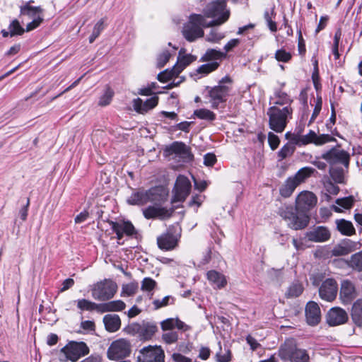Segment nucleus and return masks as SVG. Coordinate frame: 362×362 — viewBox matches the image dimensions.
Segmentation results:
<instances>
[{
  "label": "nucleus",
  "mask_w": 362,
  "mask_h": 362,
  "mask_svg": "<svg viewBox=\"0 0 362 362\" xmlns=\"http://www.w3.org/2000/svg\"><path fill=\"white\" fill-rule=\"evenodd\" d=\"M110 312H117L123 310L126 305L121 300H112L108 302Z\"/></svg>",
  "instance_id": "4d7b16f0"
},
{
  "label": "nucleus",
  "mask_w": 362,
  "mask_h": 362,
  "mask_svg": "<svg viewBox=\"0 0 362 362\" xmlns=\"http://www.w3.org/2000/svg\"><path fill=\"white\" fill-rule=\"evenodd\" d=\"M104 19L101 18L95 25L92 34L89 37V42L93 43L104 30Z\"/></svg>",
  "instance_id": "c03bdc74"
},
{
  "label": "nucleus",
  "mask_w": 362,
  "mask_h": 362,
  "mask_svg": "<svg viewBox=\"0 0 362 362\" xmlns=\"http://www.w3.org/2000/svg\"><path fill=\"white\" fill-rule=\"evenodd\" d=\"M117 291V284L111 279H105L93 286L91 295L95 300L106 301L112 298Z\"/></svg>",
  "instance_id": "423d86ee"
},
{
  "label": "nucleus",
  "mask_w": 362,
  "mask_h": 362,
  "mask_svg": "<svg viewBox=\"0 0 362 362\" xmlns=\"http://www.w3.org/2000/svg\"><path fill=\"white\" fill-rule=\"evenodd\" d=\"M124 332L132 335L139 334L141 339L149 340L158 331V327L153 322L142 321L141 323L134 322L128 325Z\"/></svg>",
  "instance_id": "0eeeda50"
},
{
  "label": "nucleus",
  "mask_w": 362,
  "mask_h": 362,
  "mask_svg": "<svg viewBox=\"0 0 362 362\" xmlns=\"http://www.w3.org/2000/svg\"><path fill=\"white\" fill-rule=\"evenodd\" d=\"M174 208L167 209L159 205L148 206L143 209V215L146 219L165 220L170 218L174 213Z\"/></svg>",
  "instance_id": "dca6fc26"
},
{
  "label": "nucleus",
  "mask_w": 362,
  "mask_h": 362,
  "mask_svg": "<svg viewBox=\"0 0 362 362\" xmlns=\"http://www.w3.org/2000/svg\"><path fill=\"white\" fill-rule=\"evenodd\" d=\"M158 96H153L147 99L145 102H143L140 98H137L133 100V106L137 112L143 114L155 107L158 105Z\"/></svg>",
  "instance_id": "b1692460"
},
{
  "label": "nucleus",
  "mask_w": 362,
  "mask_h": 362,
  "mask_svg": "<svg viewBox=\"0 0 362 362\" xmlns=\"http://www.w3.org/2000/svg\"><path fill=\"white\" fill-rule=\"evenodd\" d=\"M157 283L155 280L150 277H146L143 279L141 282V289L143 291H152L154 288L156 286Z\"/></svg>",
  "instance_id": "3c124183"
},
{
  "label": "nucleus",
  "mask_w": 362,
  "mask_h": 362,
  "mask_svg": "<svg viewBox=\"0 0 362 362\" xmlns=\"http://www.w3.org/2000/svg\"><path fill=\"white\" fill-rule=\"evenodd\" d=\"M216 157L212 153H208L204 156V164L206 166H213L216 163Z\"/></svg>",
  "instance_id": "774afa93"
},
{
  "label": "nucleus",
  "mask_w": 362,
  "mask_h": 362,
  "mask_svg": "<svg viewBox=\"0 0 362 362\" xmlns=\"http://www.w3.org/2000/svg\"><path fill=\"white\" fill-rule=\"evenodd\" d=\"M268 143L271 149L274 151L278 148L280 144V139L277 135L270 132L268 134Z\"/></svg>",
  "instance_id": "680f3d73"
},
{
  "label": "nucleus",
  "mask_w": 362,
  "mask_h": 362,
  "mask_svg": "<svg viewBox=\"0 0 362 362\" xmlns=\"http://www.w3.org/2000/svg\"><path fill=\"white\" fill-rule=\"evenodd\" d=\"M348 267L354 271L362 272V250L352 255L349 259L346 262Z\"/></svg>",
  "instance_id": "72a5a7b5"
},
{
  "label": "nucleus",
  "mask_w": 362,
  "mask_h": 362,
  "mask_svg": "<svg viewBox=\"0 0 362 362\" xmlns=\"http://www.w3.org/2000/svg\"><path fill=\"white\" fill-rule=\"evenodd\" d=\"M309 241L322 243L328 240L331 234L327 228L325 226H317L313 230L308 231L305 234Z\"/></svg>",
  "instance_id": "5701e85b"
},
{
  "label": "nucleus",
  "mask_w": 362,
  "mask_h": 362,
  "mask_svg": "<svg viewBox=\"0 0 362 362\" xmlns=\"http://www.w3.org/2000/svg\"><path fill=\"white\" fill-rule=\"evenodd\" d=\"M61 353L64 354V358L62 361H71L75 362L81 357L89 354V348L83 341H69L65 346L61 349Z\"/></svg>",
  "instance_id": "6e6552de"
},
{
  "label": "nucleus",
  "mask_w": 362,
  "mask_h": 362,
  "mask_svg": "<svg viewBox=\"0 0 362 362\" xmlns=\"http://www.w3.org/2000/svg\"><path fill=\"white\" fill-rule=\"evenodd\" d=\"M349 254L348 250L341 243L335 245L332 250V255L334 257L344 256Z\"/></svg>",
  "instance_id": "e2e57ef3"
},
{
  "label": "nucleus",
  "mask_w": 362,
  "mask_h": 362,
  "mask_svg": "<svg viewBox=\"0 0 362 362\" xmlns=\"http://www.w3.org/2000/svg\"><path fill=\"white\" fill-rule=\"evenodd\" d=\"M148 203L162 206L167 200L168 190L162 185H158L146 189Z\"/></svg>",
  "instance_id": "6ab92c4d"
},
{
  "label": "nucleus",
  "mask_w": 362,
  "mask_h": 362,
  "mask_svg": "<svg viewBox=\"0 0 362 362\" xmlns=\"http://www.w3.org/2000/svg\"><path fill=\"white\" fill-rule=\"evenodd\" d=\"M156 349H154L151 346L144 347L140 350V354L142 356L143 360L146 361H153V356L156 355L157 352Z\"/></svg>",
  "instance_id": "a18cd8bd"
},
{
  "label": "nucleus",
  "mask_w": 362,
  "mask_h": 362,
  "mask_svg": "<svg viewBox=\"0 0 362 362\" xmlns=\"http://www.w3.org/2000/svg\"><path fill=\"white\" fill-rule=\"evenodd\" d=\"M163 341L168 344L175 343L178 340V334L177 332H169L162 335Z\"/></svg>",
  "instance_id": "052dcab7"
},
{
  "label": "nucleus",
  "mask_w": 362,
  "mask_h": 362,
  "mask_svg": "<svg viewBox=\"0 0 362 362\" xmlns=\"http://www.w3.org/2000/svg\"><path fill=\"white\" fill-rule=\"evenodd\" d=\"M226 53L216 50L215 49H208L205 54L201 57V62H216L218 59L226 58Z\"/></svg>",
  "instance_id": "f704fd0d"
},
{
  "label": "nucleus",
  "mask_w": 362,
  "mask_h": 362,
  "mask_svg": "<svg viewBox=\"0 0 362 362\" xmlns=\"http://www.w3.org/2000/svg\"><path fill=\"white\" fill-rule=\"evenodd\" d=\"M336 139L329 134H322L319 136L316 134V139L315 141V144L317 146H321L326 143L331 141H336Z\"/></svg>",
  "instance_id": "6e6d98bb"
},
{
  "label": "nucleus",
  "mask_w": 362,
  "mask_h": 362,
  "mask_svg": "<svg viewBox=\"0 0 362 362\" xmlns=\"http://www.w3.org/2000/svg\"><path fill=\"white\" fill-rule=\"evenodd\" d=\"M317 200L314 193L308 191L302 192L296 199L295 209L297 212L307 214L315 206Z\"/></svg>",
  "instance_id": "2eb2a0df"
},
{
  "label": "nucleus",
  "mask_w": 362,
  "mask_h": 362,
  "mask_svg": "<svg viewBox=\"0 0 362 362\" xmlns=\"http://www.w3.org/2000/svg\"><path fill=\"white\" fill-rule=\"evenodd\" d=\"M180 74H177V68L173 67L171 70L165 69L160 72L157 76V79L160 82H167L172 79L173 77L177 76Z\"/></svg>",
  "instance_id": "ea45409f"
},
{
  "label": "nucleus",
  "mask_w": 362,
  "mask_h": 362,
  "mask_svg": "<svg viewBox=\"0 0 362 362\" xmlns=\"http://www.w3.org/2000/svg\"><path fill=\"white\" fill-rule=\"evenodd\" d=\"M107 222L118 240L122 239L124 235L136 240L141 238V234L129 220H119L118 221L107 220Z\"/></svg>",
  "instance_id": "1a4fd4ad"
},
{
  "label": "nucleus",
  "mask_w": 362,
  "mask_h": 362,
  "mask_svg": "<svg viewBox=\"0 0 362 362\" xmlns=\"http://www.w3.org/2000/svg\"><path fill=\"white\" fill-rule=\"evenodd\" d=\"M220 64L217 62H211L209 63H206L201 65L197 69V72L199 74H208L218 69Z\"/></svg>",
  "instance_id": "37998d69"
},
{
  "label": "nucleus",
  "mask_w": 362,
  "mask_h": 362,
  "mask_svg": "<svg viewBox=\"0 0 362 362\" xmlns=\"http://www.w3.org/2000/svg\"><path fill=\"white\" fill-rule=\"evenodd\" d=\"M291 57V54L284 49H278L275 53V59L278 62H288Z\"/></svg>",
  "instance_id": "5fc2aeb1"
},
{
  "label": "nucleus",
  "mask_w": 362,
  "mask_h": 362,
  "mask_svg": "<svg viewBox=\"0 0 362 362\" xmlns=\"http://www.w3.org/2000/svg\"><path fill=\"white\" fill-rule=\"evenodd\" d=\"M174 303V298L171 296H165L162 300L156 299L153 301L155 310H158L169 304Z\"/></svg>",
  "instance_id": "8fccbe9b"
},
{
  "label": "nucleus",
  "mask_w": 362,
  "mask_h": 362,
  "mask_svg": "<svg viewBox=\"0 0 362 362\" xmlns=\"http://www.w3.org/2000/svg\"><path fill=\"white\" fill-rule=\"evenodd\" d=\"M233 82L231 78L226 76L222 78L217 86L210 88L209 91L211 98V107L214 109L224 108L227 100V96L231 89L227 83L231 84Z\"/></svg>",
  "instance_id": "39448f33"
},
{
  "label": "nucleus",
  "mask_w": 362,
  "mask_h": 362,
  "mask_svg": "<svg viewBox=\"0 0 362 362\" xmlns=\"http://www.w3.org/2000/svg\"><path fill=\"white\" fill-rule=\"evenodd\" d=\"M316 172L315 169L311 167H304L300 168L293 177L298 182L299 185L303 182L306 178L310 177Z\"/></svg>",
  "instance_id": "e433bc0d"
},
{
  "label": "nucleus",
  "mask_w": 362,
  "mask_h": 362,
  "mask_svg": "<svg viewBox=\"0 0 362 362\" xmlns=\"http://www.w3.org/2000/svg\"><path fill=\"white\" fill-rule=\"evenodd\" d=\"M356 296L354 284L348 279L343 280L341 283L339 298L344 304L351 303Z\"/></svg>",
  "instance_id": "412c9836"
},
{
  "label": "nucleus",
  "mask_w": 362,
  "mask_h": 362,
  "mask_svg": "<svg viewBox=\"0 0 362 362\" xmlns=\"http://www.w3.org/2000/svg\"><path fill=\"white\" fill-rule=\"evenodd\" d=\"M20 16H27L29 18L36 19L37 17L44 18V9L41 6H33L30 1L20 6Z\"/></svg>",
  "instance_id": "393cba45"
},
{
  "label": "nucleus",
  "mask_w": 362,
  "mask_h": 362,
  "mask_svg": "<svg viewBox=\"0 0 362 362\" xmlns=\"http://www.w3.org/2000/svg\"><path fill=\"white\" fill-rule=\"evenodd\" d=\"M296 150V146L293 144L286 143L284 144L277 153L279 161L292 156Z\"/></svg>",
  "instance_id": "4c0bfd02"
},
{
  "label": "nucleus",
  "mask_w": 362,
  "mask_h": 362,
  "mask_svg": "<svg viewBox=\"0 0 362 362\" xmlns=\"http://www.w3.org/2000/svg\"><path fill=\"white\" fill-rule=\"evenodd\" d=\"M203 16L214 18L207 21V24H213V27L226 22L229 18L230 11L226 9V0H216L207 5L204 10Z\"/></svg>",
  "instance_id": "20e7f679"
},
{
  "label": "nucleus",
  "mask_w": 362,
  "mask_h": 362,
  "mask_svg": "<svg viewBox=\"0 0 362 362\" xmlns=\"http://www.w3.org/2000/svg\"><path fill=\"white\" fill-rule=\"evenodd\" d=\"M196 59V57L192 54H186L178 57L177 64L174 66L177 68V74L181 73L183 69Z\"/></svg>",
  "instance_id": "c9c22d12"
},
{
  "label": "nucleus",
  "mask_w": 362,
  "mask_h": 362,
  "mask_svg": "<svg viewBox=\"0 0 362 362\" xmlns=\"http://www.w3.org/2000/svg\"><path fill=\"white\" fill-rule=\"evenodd\" d=\"M275 97L277 98L275 105H284L292 102L287 93L280 90L275 92Z\"/></svg>",
  "instance_id": "de8ad7c7"
},
{
  "label": "nucleus",
  "mask_w": 362,
  "mask_h": 362,
  "mask_svg": "<svg viewBox=\"0 0 362 362\" xmlns=\"http://www.w3.org/2000/svg\"><path fill=\"white\" fill-rule=\"evenodd\" d=\"M338 293V284L332 278L325 279L319 288L320 297L326 301H333Z\"/></svg>",
  "instance_id": "a211bd4d"
},
{
  "label": "nucleus",
  "mask_w": 362,
  "mask_h": 362,
  "mask_svg": "<svg viewBox=\"0 0 362 362\" xmlns=\"http://www.w3.org/2000/svg\"><path fill=\"white\" fill-rule=\"evenodd\" d=\"M293 109L291 106L279 108L275 105L268 108L269 127L276 133H281L286 129L288 119L292 117Z\"/></svg>",
  "instance_id": "f257e3e1"
},
{
  "label": "nucleus",
  "mask_w": 362,
  "mask_h": 362,
  "mask_svg": "<svg viewBox=\"0 0 362 362\" xmlns=\"http://www.w3.org/2000/svg\"><path fill=\"white\" fill-rule=\"evenodd\" d=\"M320 158L325 160L330 165L337 166V164L343 165L346 169H348L350 160V156L348 152L344 150L337 149L332 147L329 151L323 153Z\"/></svg>",
  "instance_id": "f8f14e48"
},
{
  "label": "nucleus",
  "mask_w": 362,
  "mask_h": 362,
  "mask_svg": "<svg viewBox=\"0 0 362 362\" xmlns=\"http://www.w3.org/2000/svg\"><path fill=\"white\" fill-rule=\"evenodd\" d=\"M305 317L309 325L315 326L321 320L320 308L314 301H309L305 306Z\"/></svg>",
  "instance_id": "4be33fe9"
},
{
  "label": "nucleus",
  "mask_w": 362,
  "mask_h": 362,
  "mask_svg": "<svg viewBox=\"0 0 362 362\" xmlns=\"http://www.w3.org/2000/svg\"><path fill=\"white\" fill-rule=\"evenodd\" d=\"M139 288L137 282L133 281L127 284H123L122 287V296H134Z\"/></svg>",
  "instance_id": "a19ab883"
},
{
  "label": "nucleus",
  "mask_w": 362,
  "mask_h": 362,
  "mask_svg": "<svg viewBox=\"0 0 362 362\" xmlns=\"http://www.w3.org/2000/svg\"><path fill=\"white\" fill-rule=\"evenodd\" d=\"M192 185L189 179L180 175L175 181L174 187V196L172 203L184 202L191 191Z\"/></svg>",
  "instance_id": "4468645a"
},
{
  "label": "nucleus",
  "mask_w": 362,
  "mask_h": 362,
  "mask_svg": "<svg viewBox=\"0 0 362 362\" xmlns=\"http://www.w3.org/2000/svg\"><path fill=\"white\" fill-rule=\"evenodd\" d=\"M280 358L284 361L291 362H308L309 356L307 351L303 349H297L295 345L291 343H285L279 349Z\"/></svg>",
  "instance_id": "9d476101"
},
{
  "label": "nucleus",
  "mask_w": 362,
  "mask_h": 362,
  "mask_svg": "<svg viewBox=\"0 0 362 362\" xmlns=\"http://www.w3.org/2000/svg\"><path fill=\"white\" fill-rule=\"evenodd\" d=\"M175 318H168L160 322V327L162 330L163 331H171L175 327Z\"/></svg>",
  "instance_id": "0e129e2a"
},
{
  "label": "nucleus",
  "mask_w": 362,
  "mask_h": 362,
  "mask_svg": "<svg viewBox=\"0 0 362 362\" xmlns=\"http://www.w3.org/2000/svg\"><path fill=\"white\" fill-rule=\"evenodd\" d=\"M206 276L208 280L218 288L224 287L227 284L224 275L215 270L209 271Z\"/></svg>",
  "instance_id": "7c9ffc66"
},
{
  "label": "nucleus",
  "mask_w": 362,
  "mask_h": 362,
  "mask_svg": "<svg viewBox=\"0 0 362 362\" xmlns=\"http://www.w3.org/2000/svg\"><path fill=\"white\" fill-rule=\"evenodd\" d=\"M316 139V133L313 131L310 130L308 134L304 136H299L298 137V146L301 145H307L308 144H315Z\"/></svg>",
  "instance_id": "49530a36"
},
{
  "label": "nucleus",
  "mask_w": 362,
  "mask_h": 362,
  "mask_svg": "<svg viewBox=\"0 0 362 362\" xmlns=\"http://www.w3.org/2000/svg\"><path fill=\"white\" fill-rule=\"evenodd\" d=\"M351 317L356 325L362 327V299H358L354 303Z\"/></svg>",
  "instance_id": "c85d7f7f"
},
{
  "label": "nucleus",
  "mask_w": 362,
  "mask_h": 362,
  "mask_svg": "<svg viewBox=\"0 0 362 362\" xmlns=\"http://www.w3.org/2000/svg\"><path fill=\"white\" fill-rule=\"evenodd\" d=\"M171 54L168 50L163 51L160 53L157 58V66L158 68L163 67L169 61Z\"/></svg>",
  "instance_id": "13d9d810"
},
{
  "label": "nucleus",
  "mask_w": 362,
  "mask_h": 362,
  "mask_svg": "<svg viewBox=\"0 0 362 362\" xmlns=\"http://www.w3.org/2000/svg\"><path fill=\"white\" fill-rule=\"evenodd\" d=\"M44 21L43 17H37L36 19H33V21L28 23L25 29V32H30L38 28Z\"/></svg>",
  "instance_id": "69168bd1"
},
{
  "label": "nucleus",
  "mask_w": 362,
  "mask_h": 362,
  "mask_svg": "<svg viewBox=\"0 0 362 362\" xmlns=\"http://www.w3.org/2000/svg\"><path fill=\"white\" fill-rule=\"evenodd\" d=\"M203 28L213 27V24H207L204 16L201 14H191L189 23L184 25L182 35L188 42H194L204 36Z\"/></svg>",
  "instance_id": "7ed1b4c3"
},
{
  "label": "nucleus",
  "mask_w": 362,
  "mask_h": 362,
  "mask_svg": "<svg viewBox=\"0 0 362 362\" xmlns=\"http://www.w3.org/2000/svg\"><path fill=\"white\" fill-rule=\"evenodd\" d=\"M175 226H170L167 231L157 238V244L160 249L170 250L175 247L178 238Z\"/></svg>",
  "instance_id": "f3484780"
},
{
  "label": "nucleus",
  "mask_w": 362,
  "mask_h": 362,
  "mask_svg": "<svg viewBox=\"0 0 362 362\" xmlns=\"http://www.w3.org/2000/svg\"><path fill=\"white\" fill-rule=\"evenodd\" d=\"M129 205L144 206L148 204L146 189H139L132 193L127 199Z\"/></svg>",
  "instance_id": "a878e982"
},
{
  "label": "nucleus",
  "mask_w": 362,
  "mask_h": 362,
  "mask_svg": "<svg viewBox=\"0 0 362 362\" xmlns=\"http://www.w3.org/2000/svg\"><path fill=\"white\" fill-rule=\"evenodd\" d=\"M354 202L355 199L351 195L346 197L337 199L335 201L337 204L346 209H351L354 206Z\"/></svg>",
  "instance_id": "09e8293b"
},
{
  "label": "nucleus",
  "mask_w": 362,
  "mask_h": 362,
  "mask_svg": "<svg viewBox=\"0 0 362 362\" xmlns=\"http://www.w3.org/2000/svg\"><path fill=\"white\" fill-rule=\"evenodd\" d=\"M8 30L11 32V37L22 35L25 32V29L21 25L17 19H14L11 21L8 26Z\"/></svg>",
  "instance_id": "79ce46f5"
},
{
  "label": "nucleus",
  "mask_w": 362,
  "mask_h": 362,
  "mask_svg": "<svg viewBox=\"0 0 362 362\" xmlns=\"http://www.w3.org/2000/svg\"><path fill=\"white\" fill-rule=\"evenodd\" d=\"M103 322L107 331L115 332L120 328L121 320L118 315L107 314L103 317Z\"/></svg>",
  "instance_id": "bb28decb"
},
{
  "label": "nucleus",
  "mask_w": 362,
  "mask_h": 362,
  "mask_svg": "<svg viewBox=\"0 0 362 362\" xmlns=\"http://www.w3.org/2000/svg\"><path fill=\"white\" fill-rule=\"evenodd\" d=\"M194 115L199 119L208 121H214L216 119V115L212 111L205 108L194 110Z\"/></svg>",
  "instance_id": "58836bf2"
},
{
  "label": "nucleus",
  "mask_w": 362,
  "mask_h": 362,
  "mask_svg": "<svg viewBox=\"0 0 362 362\" xmlns=\"http://www.w3.org/2000/svg\"><path fill=\"white\" fill-rule=\"evenodd\" d=\"M113 95V91L110 88H107L105 93L100 98L98 105L100 106H106L109 105L112 100Z\"/></svg>",
  "instance_id": "864d4df0"
},
{
  "label": "nucleus",
  "mask_w": 362,
  "mask_h": 362,
  "mask_svg": "<svg viewBox=\"0 0 362 362\" xmlns=\"http://www.w3.org/2000/svg\"><path fill=\"white\" fill-rule=\"evenodd\" d=\"M131 353V344L124 339H119L112 342L107 355L110 360L117 361L128 356Z\"/></svg>",
  "instance_id": "9b49d317"
},
{
  "label": "nucleus",
  "mask_w": 362,
  "mask_h": 362,
  "mask_svg": "<svg viewBox=\"0 0 362 362\" xmlns=\"http://www.w3.org/2000/svg\"><path fill=\"white\" fill-rule=\"evenodd\" d=\"M344 170L341 167L332 166L329 169V174L332 181L337 184H345Z\"/></svg>",
  "instance_id": "2f4dec72"
},
{
  "label": "nucleus",
  "mask_w": 362,
  "mask_h": 362,
  "mask_svg": "<svg viewBox=\"0 0 362 362\" xmlns=\"http://www.w3.org/2000/svg\"><path fill=\"white\" fill-rule=\"evenodd\" d=\"M165 156L175 154L183 162L188 163L194 159V156L191 151V148L182 141H174L164 149Z\"/></svg>",
  "instance_id": "ddd939ff"
},
{
  "label": "nucleus",
  "mask_w": 362,
  "mask_h": 362,
  "mask_svg": "<svg viewBox=\"0 0 362 362\" xmlns=\"http://www.w3.org/2000/svg\"><path fill=\"white\" fill-rule=\"evenodd\" d=\"M298 185L299 182L296 181L293 177H289L280 187V194L285 198L289 197Z\"/></svg>",
  "instance_id": "cd10ccee"
},
{
  "label": "nucleus",
  "mask_w": 362,
  "mask_h": 362,
  "mask_svg": "<svg viewBox=\"0 0 362 362\" xmlns=\"http://www.w3.org/2000/svg\"><path fill=\"white\" fill-rule=\"evenodd\" d=\"M332 180H328L325 183V188L329 194L337 195L339 192V187Z\"/></svg>",
  "instance_id": "338daca9"
},
{
  "label": "nucleus",
  "mask_w": 362,
  "mask_h": 362,
  "mask_svg": "<svg viewBox=\"0 0 362 362\" xmlns=\"http://www.w3.org/2000/svg\"><path fill=\"white\" fill-rule=\"evenodd\" d=\"M337 230L344 235L351 236L356 233V230L349 221L345 219H337L336 221Z\"/></svg>",
  "instance_id": "c756f323"
},
{
  "label": "nucleus",
  "mask_w": 362,
  "mask_h": 362,
  "mask_svg": "<svg viewBox=\"0 0 362 362\" xmlns=\"http://www.w3.org/2000/svg\"><path fill=\"white\" fill-rule=\"evenodd\" d=\"M348 319L347 313L339 307L332 308L326 315L327 323L332 327L343 325Z\"/></svg>",
  "instance_id": "aec40b11"
},
{
  "label": "nucleus",
  "mask_w": 362,
  "mask_h": 362,
  "mask_svg": "<svg viewBox=\"0 0 362 362\" xmlns=\"http://www.w3.org/2000/svg\"><path fill=\"white\" fill-rule=\"evenodd\" d=\"M94 302L83 298L77 300V308L82 311H92L94 310Z\"/></svg>",
  "instance_id": "603ef678"
},
{
  "label": "nucleus",
  "mask_w": 362,
  "mask_h": 362,
  "mask_svg": "<svg viewBox=\"0 0 362 362\" xmlns=\"http://www.w3.org/2000/svg\"><path fill=\"white\" fill-rule=\"evenodd\" d=\"M303 284L298 281H293L287 288L285 293L286 298H295L300 296L303 292Z\"/></svg>",
  "instance_id": "473e14b6"
},
{
  "label": "nucleus",
  "mask_w": 362,
  "mask_h": 362,
  "mask_svg": "<svg viewBox=\"0 0 362 362\" xmlns=\"http://www.w3.org/2000/svg\"><path fill=\"white\" fill-rule=\"evenodd\" d=\"M278 214L286 221L288 228L299 230L306 228L310 222L308 214L297 212L292 205H284L279 208Z\"/></svg>",
  "instance_id": "f03ea898"
},
{
  "label": "nucleus",
  "mask_w": 362,
  "mask_h": 362,
  "mask_svg": "<svg viewBox=\"0 0 362 362\" xmlns=\"http://www.w3.org/2000/svg\"><path fill=\"white\" fill-rule=\"evenodd\" d=\"M322 98L320 96H317V101H316V103L315 105V108L313 110L312 116L310 119L308 125H310L312 122H313L314 120L316 119V117L320 114L321 109H322Z\"/></svg>",
  "instance_id": "bf43d9fd"
}]
</instances>
